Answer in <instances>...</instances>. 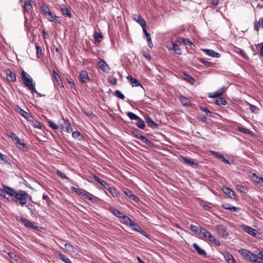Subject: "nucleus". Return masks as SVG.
<instances>
[{
	"instance_id": "obj_1",
	"label": "nucleus",
	"mask_w": 263,
	"mask_h": 263,
	"mask_svg": "<svg viewBox=\"0 0 263 263\" xmlns=\"http://www.w3.org/2000/svg\"><path fill=\"white\" fill-rule=\"evenodd\" d=\"M22 78L24 84L30 90L32 93H35L38 96H41L40 93H39L36 90L33 84V80L28 73H27L24 70L22 71Z\"/></svg>"
},
{
	"instance_id": "obj_2",
	"label": "nucleus",
	"mask_w": 263,
	"mask_h": 263,
	"mask_svg": "<svg viewBox=\"0 0 263 263\" xmlns=\"http://www.w3.org/2000/svg\"><path fill=\"white\" fill-rule=\"evenodd\" d=\"M28 196V194L25 191L19 190L16 192L14 197L21 205H24L26 203Z\"/></svg>"
},
{
	"instance_id": "obj_3",
	"label": "nucleus",
	"mask_w": 263,
	"mask_h": 263,
	"mask_svg": "<svg viewBox=\"0 0 263 263\" xmlns=\"http://www.w3.org/2000/svg\"><path fill=\"white\" fill-rule=\"evenodd\" d=\"M241 228L245 232L248 233L249 234L254 237H258L260 235V233L257 230L251 228L250 226L245 224H242L241 226Z\"/></svg>"
},
{
	"instance_id": "obj_4",
	"label": "nucleus",
	"mask_w": 263,
	"mask_h": 263,
	"mask_svg": "<svg viewBox=\"0 0 263 263\" xmlns=\"http://www.w3.org/2000/svg\"><path fill=\"white\" fill-rule=\"evenodd\" d=\"M98 64L99 67L102 71L107 73L109 72L110 67L103 59H99Z\"/></svg>"
},
{
	"instance_id": "obj_5",
	"label": "nucleus",
	"mask_w": 263,
	"mask_h": 263,
	"mask_svg": "<svg viewBox=\"0 0 263 263\" xmlns=\"http://www.w3.org/2000/svg\"><path fill=\"white\" fill-rule=\"evenodd\" d=\"M80 196L84 197L85 199H88L92 203H95L97 201V198L86 191H83V192H80Z\"/></svg>"
},
{
	"instance_id": "obj_6",
	"label": "nucleus",
	"mask_w": 263,
	"mask_h": 263,
	"mask_svg": "<svg viewBox=\"0 0 263 263\" xmlns=\"http://www.w3.org/2000/svg\"><path fill=\"white\" fill-rule=\"evenodd\" d=\"M211 153L217 158L221 159L224 163L232 164L234 163V161L233 160H228L226 159L222 154H220L218 152L212 151Z\"/></svg>"
},
{
	"instance_id": "obj_7",
	"label": "nucleus",
	"mask_w": 263,
	"mask_h": 263,
	"mask_svg": "<svg viewBox=\"0 0 263 263\" xmlns=\"http://www.w3.org/2000/svg\"><path fill=\"white\" fill-rule=\"evenodd\" d=\"M120 219L121 222L127 227L132 228L133 226H134V222L125 214H124Z\"/></svg>"
},
{
	"instance_id": "obj_8",
	"label": "nucleus",
	"mask_w": 263,
	"mask_h": 263,
	"mask_svg": "<svg viewBox=\"0 0 263 263\" xmlns=\"http://www.w3.org/2000/svg\"><path fill=\"white\" fill-rule=\"evenodd\" d=\"M46 18L50 22H54L55 23H60L61 21V18L56 16L53 13H52L51 11L49 12L47 15H45Z\"/></svg>"
},
{
	"instance_id": "obj_9",
	"label": "nucleus",
	"mask_w": 263,
	"mask_h": 263,
	"mask_svg": "<svg viewBox=\"0 0 263 263\" xmlns=\"http://www.w3.org/2000/svg\"><path fill=\"white\" fill-rule=\"evenodd\" d=\"M224 91H225V87H222L214 92L209 93V97L212 98H219V97H220V96H221L224 93Z\"/></svg>"
},
{
	"instance_id": "obj_10",
	"label": "nucleus",
	"mask_w": 263,
	"mask_h": 263,
	"mask_svg": "<svg viewBox=\"0 0 263 263\" xmlns=\"http://www.w3.org/2000/svg\"><path fill=\"white\" fill-rule=\"evenodd\" d=\"M127 79L130 82L133 87H141L143 88L142 84L138 79L130 76H128Z\"/></svg>"
},
{
	"instance_id": "obj_11",
	"label": "nucleus",
	"mask_w": 263,
	"mask_h": 263,
	"mask_svg": "<svg viewBox=\"0 0 263 263\" xmlns=\"http://www.w3.org/2000/svg\"><path fill=\"white\" fill-rule=\"evenodd\" d=\"M145 121L148 124H150V126L154 129H158L159 125L158 124L155 122L151 118V117L147 115L145 117Z\"/></svg>"
},
{
	"instance_id": "obj_12",
	"label": "nucleus",
	"mask_w": 263,
	"mask_h": 263,
	"mask_svg": "<svg viewBox=\"0 0 263 263\" xmlns=\"http://www.w3.org/2000/svg\"><path fill=\"white\" fill-rule=\"evenodd\" d=\"M181 78L191 84H194L195 82V79L185 72L181 75Z\"/></svg>"
},
{
	"instance_id": "obj_13",
	"label": "nucleus",
	"mask_w": 263,
	"mask_h": 263,
	"mask_svg": "<svg viewBox=\"0 0 263 263\" xmlns=\"http://www.w3.org/2000/svg\"><path fill=\"white\" fill-rule=\"evenodd\" d=\"M202 50L207 55L214 58H219L220 54L212 49H202Z\"/></svg>"
},
{
	"instance_id": "obj_14",
	"label": "nucleus",
	"mask_w": 263,
	"mask_h": 263,
	"mask_svg": "<svg viewBox=\"0 0 263 263\" xmlns=\"http://www.w3.org/2000/svg\"><path fill=\"white\" fill-rule=\"evenodd\" d=\"M108 211L111 212L114 216L119 218H121L124 215V214L121 212L119 210L115 208L112 206L108 208Z\"/></svg>"
},
{
	"instance_id": "obj_15",
	"label": "nucleus",
	"mask_w": 263,
	"mask_h": 263,
	"mask_svg": "<svg viewBox=\"0 0 263 263\" xmlns=\"http://www.w3.org/2000/svg\"><path fill=\"white\" fill-rule=\"evenodd\" d=\"M177 42H179V41L176 40L175 42H173L172 44V47H170L168 49L170 50H173L175 51V53L178 55H180L181 54L180 48L178 45Z\"/></svg>"
},
{
	"instance_id": "obj_16",
	"label": "nucleus",
	"mask_w": 263,
	"mask_h": 263,
	"mask_svg": "<svg viewBox=\"0 0 263 263\" xmlns=\"http://www.w3.org/2000/svg\"><path fill=\"white\" fill-rule=\"evenodd\" d=\"M134 20L139 23L142 28L146 27V23L144 19L140 15H135Z\"/></svg>"
},
{
	"instance_id": "obj_17",
	"label": "nucleus",
	"mask_w": 263,
	"mask_h": 263,
	"mask_svg": "<svg viewBox=\"0 0 263 263\" xmlns=\"http://www.w3.org/2000/svg\"><path fill=\"white\" fill-rule=\"evenodd\" d=\"M132 230L138 232L144 236L148 238L149 235L144 231H143L138 225L134 223V226H133L132 228H130Z\"/></svg>"
},
{
	"instance_id": "obj_18",
	"label": "nucleus",
	"mask_w": 263,
	"mask_h": 263,
	"mask_svg": "<svg viewBox=\"0 0 263 263\" xmlns=\"http://www.w3.org/2000/svg\"><path fill=\"white\" fill-rule=\"evenodd\" d=\"M181 161L189 165L198 166L197 163L186 157L181 156Z\"/></svg>"
},
{
	"instance_id": "obj_19",
	"label": "nucleus",
	"mask_w": 263,
	"mask_h": 263,
	"mask_svg": "<svg viewBox=\"0 0 263 263\" xmlns=\"http://www.w3.org/2000/svg\"><path fill=\"white\" fill-rule=\"evenodd\" d=\"M193 247L199 255L204 257L206 256V252L203 249L201 248L196 243H194L193 244Z\"/></svg>"
},
{
	"instance_id": "obj_20",
	"label": "nucleus",
	"mask_w": 263,
	"mask_h": 263,
	"mask_svg": "<svg viewBox=\"0 0 263 263\" xmlns=\"http://www.w3.org/2000/svg\"><path fill=\"white\" fill-rule=\"evenodd\" d=\"M223 192L230 198L234 199L235 194L229 187L223 186L222 189Z\"/></svg>"
},
{
	"instance_id": "obj_21",
	"label": "nucleus",
	"mask_w": 263,
	"mask_h": 263,
	"mask_svg": "<svg viewBox=\"0 0 263 263\" xmlns=\"http://www.w3.org/2000/svg\"><path fill=\"white\" fill-rule=\"evenodd\" d=\"M6 74L8 81L10 82H14L16 80V76L15 73L12 72L10 70H7Z\"/></svg>"
},
{
	"instance_id": "obj_22",
	"label": "nucleus",
	"mask_w": 263,
	"mask_h": 263,
	"mask_svg": "<svg viewBox=\"0 0 263 263\" xmlns=\"http://www.w3.org/2000/svg\"><path fill=\"white\" fill-rule=\"evenodd\" d=\"M190 229L194 233H196L197 234H201V232H203V231H204V228L192 224L190 226Z\"/></svg>"
},
{
	"instance_id": "obj_23",
	"label": "nucleus",
	"mask_w": 263,
	"mask_h": 263,
	"mask_svg": "<svg viewBox=\"0 0 263 263\" xmlns=\"http://www.w3.org/2000/svg\"><path fill=\"white\" fill-rule=\"evenodd\" d=\"M92 178H93L96 181H97L99 183H100L101 185L105 187V189H107V187L108 186V184L104 180L100 179L98 176L93 175Z\"/></svg>"
},
{
	"instance_id": "obj_24",
	"label": "nucleus",
	"mask_w": 263,
	"mask_h": 263,
	"mask_svg": "<svg viewBox=\"0 0 263 263\" xmlns=\"http://www.w3.org/2000/svg\"><path fill=\"white\" fill-rule=\"evenodd\" d=\"M80 79L81 82L86 83L87 80H88L89 77L88 73L86 70L82 71L80 73Z\"/></svg>"
},
{
	"instance_id": "obj_25",
	"label": "nucleus",
	"mask_w": 263,
	"mask_h": 263,
	"mask_svg": "<svg viewBox=\"0 0 263 263\" xmlns=\"http://www.w3.org/2000/svg\"><path fill=\"white\" fill-rule=\"evenodd\" d=\"M14 143L15 144L16 146L20 150L24 151L26 148V145L24 143L21 141L20 138H18V140H16Z\"/></svg>"
},
{
	"instance_id": "obj_26",
	"label": "nucleus",
	"mask_w": 263,
	"mask_h": 263,
	"mask_svg": "<svg viewBox=\"0 0 263 263\" xmlns=\"http://www.w3.org/2000/svg\"><path fill=\"white\" fill-rule=\"evenodd\" d=\"M108 191L109 193L114 197H119L120 195L119 193L117 191L116 188L114 187H110L108 185L106 189Z\"/></svg>"
},
{
	"instance_id": "obj_27",
	"label": "nucleus",
	"mask_w": 263,
	"mask_h": 263,
	"mask_svg": "<svg viewBox=\"0 0 263 263\" xmlns=\"http://www.w3.org/2000/svg\"><path fill=\"white\" fill-rule=\"evenodd\" d=\"M239 253L246 259H249L251 252L245 249H240L239 250Z\"/></svg>"
},
{
	"instance_id": "obj_28",
	"label": "nucleus",
	"mask_w": 263,
	"mask_h": 263,
	"mask_svg": "<svg viewBox=\"0 0 263 263\" xmlns=\"http://www.w3.org/2000/svg\"><path fill=\"white\" fill-rule=\"evenodd\" d=\"M208 240L211 243H214L216 246H220V242L214 236H213L212 234L209 235V237L208 238Z\"/></svg>"
},
{
	"instance_id": "obj_29",
	"label": "nucleus",
	"mask_w": 263,
	"mask_h": 263,
	"mask_svg": "<svg viewBox=\"0 0 263 263\" xmlns=\"http://www.w3.org/2000/svg\"><path fill=\"white\" fill-rule=\"evenodd\" d=\"M72 137L73 139L81 141L83 139V137L81 133L79 131L73 132L72 133Z\"/></svg>"
},
{
	"instance_id": "obj_30",
	"label": "nucleus",
	"mask_w": 263,
	"mask_h": 263,
	"mask_svg": "<svg viewBox=\"0 0 263 263\" xmlns=\"http://www.w3.org/2000/svg\"><path fill=\"white\" fill-rule=\"evenodd\" d=\"M6 195H9L10 196L14 197L16 192L12 188L8 187L7 186H5Z\"/></svg>"
},
{
	"instance_id": "obj_31",
	"label": "nucleus",
	"mask_w": 263,
	"mask_h": 263,
	"mask_svg": "<svg viewBox=\"0 0 263 263\" xmlns=\"http://www.w3.org/2000/svg\"><path fill=\"white\" fill-rule=\"evenodd\" d=\"M215 103L216 104L220 105H226L227 101V100L223 97H219L216 99L215 101Z\"/></svg>"
},
{
	"instance_id": "obj_32",
	"label": "nucleus",
	"mask_w": 263,
	"mask_h": 263,
	"mask_svg": "<svg viewBox=\"0 0 263 263\" xmlns=\"http://www.w3.org/2000/svg\"><path fill=\"white\" fill-rule=\"evenodd\" d=\"M136 125L138 127L141 129H144L145 127V124L144 121L140 118L137 120V122L136 123Z\"/></svg>"
},
{
	"instance_id": "obj_33",
	"label": "nucleus",
	"mask_w": 263,
	"mask_h": 263,
	"mask_svg": "<svg viewBox=\"0 0 263 263\" xmlns=\"http://www.w3.org/2000/svg\"><path fill=\"white\" fill-rule=\"evenodd\" d=\"M261 27L262 28H263V17H260L259 19V21L258 22H256V23L255 24L254 29L256 31H258L259 27Z\"/></svg>"
},
{
	"instance_id": "obj_34",
	"label": "nucleus",
	"mask_w": 263,
	"mask_h": 263,
	"mask_svg": "<svg viewBox=\"0 0 263 263\" xmlns=\"http://www.w3.org/2000/svg\"><path fill=\"white\" fill-rule=\"evenodd\" d=\"M180 101L183 106H189V105H190L189 100L186 97L181 95L180 97Z\"/></svg>"
},
{
	"instance_id": "obj_35",
	"label": "nucleus",
	"mask_w": 263,
	"mask_h": 263,
	"mask_svg": "<svg viewBox=\"0 0 263 263\" xmlns=\"http://www.w3.org/2000/svg\"><path fill=\"white\" fill-rule=\"evenodd\" d=\"M259 258L260 257H259L257 255L254 254L251 252L248 260L254 263H256Z\"/></svg>"
},
{
	"instance_id": "obj_36",
	"label": "nucleus",
	"mask_w": 263,
	"mask_h": 263,
	"mask_svg": "<svg viewBox=\"0 0 263 263\" xmlns=\"http://www.w3.org/2000/svg\"><path fill=\"white\" fill-rule=\"evenodd\" d=\"M20 114L22 116L27 119L28 121H31L32 120V116L23 110V109L21 110Z\"/></svg>"
},
{
	"instance_id": "obj_37",
	"label": "nucleus",
	"mask_w": 263,
	"mask_h": 263,
	"mask_svg": "<svg viewBox=\"0 0 263 263\" xmlns=\"http://www.w3.org/2000/svg\"><path fill=\"white\" fill-rule=\"evenodd\" d=\"M224 258L228 263H237L231 254H228L225 256Z\"/></svg>"
},
{
	"instance_id": "obj_38",
	"label": "nucleus",
	"mask_w": 263,
	"mask_h": 263,
	"mask_svg": "<svg viewBox=\"0 0 263 263\" xmlns=\"http://www.w3.org/2000/svg\"><path fill=\"white\" fill-rule=\"evenodd\" d=\"M126 114L131 120H137L140 118L137 115L130 111L127 112Z\"/></svg>"
},
{
	"instance_id": "obj_39",
	"label": "nucleus",
	"mask_w": 263,
	"mask_h": 263,
	"mask_svg": "<svg viewBox=\"0 0 263 263\" xmlns=\"http://www.w3.org/2000/svg\"><path fill=\"white\" fill-rule=\"evenodd\" d=\"M182 42L184 45H189L191 48L195 47V45L188 39L182 38Z\"/></svg>"
},
{
	"instance_id": "obj_40",
	"label": "nucleus",
	"mask_w": 263,
	"mask_h": 263,
	"mask_svg": "<svg viewBox=\"0 0 263 263\" xmlns=\"http://www.w3.org/2000/svg\"><path fill=\"white\" fill-rule=\"evenodd\" d=\"M199 61L202 64H203L206 67H211L213 65V64L212 63L204 60L202 58L199 59Z\"/></svg>"
},
{
	"instance_id": "obj_41",
	"label": "nucleus",
	"mask_w": 263,
	"mask_h": 263,
	"mask_svg": "<svg viewBox=\"0 0 263 263\" xmlns=\"http://www.w3.org/2000/svg\"><path fill=\"white\" fill-rule=\"evenodd\" d=\"M53 76L54 77V79H55L58 84L59 86H61V87H63V85L61 82V80L60 79V76L59 74L54 71H53Z\"/></svg>"
},
{
	"instance_id": "obj_42",
	"label": "nucleus",
	"mask_w": 263,
	"mask_h": 263,
	"mask_svg": "<svg viewBox=\"0 0 263 263\" xmlns=\"http://www.w3.org/2000/svg\"><path fill=\"white\" fill-rule=\"evenodd\" d=\"M221 231H222L221 233H220V231L219 232V234L223 237V238H227L228 236L229 235L228 233L226 231V228L224 226H221Z\"/></svg>"
},
{
	"instance_id": "obj_43",
	"label": "nucleus",
	"mask_w": 263,
	"mask_h": 263,
	"mask_svg": "<svg viewBox=\"0 0 263 263\" xmlns=\"http://www.w3.org/2000/svg\"><path fill=\"white\" fill-rule=\"evenodd\" d=\"M237 129H238V130H239L241 132H242L243 133H245V134H252V132L250 129L246 128V127H245L243 126H238L237 127Z\"/></svg>"
},
{
	"instance_id": "obj_44",
	"label": "nucleus",
	"mask_w": 263,
	"mask_h": 263,
	"mask_svg": "<svg viewBox=\"0 0 263 263\" xmlns=\"http://www.w3.org/2000/svg\"><path fill=\"white\" fill-rule=\"evenodd\" d=\"M7 135L9 137H10L12 140L13 141V143L17 140H18V138H19L18 137H17L15 134H14V133L12 132H9L7 133Z\"/></svg>"
},
{
	"instance_id": "obj_45",
	"label": "nucleus",
	"mask_w": 263,
	"mask_h": 263,
	"mask_svg": "<svg viewBox=\"0 0 263 263\" xmlns=\"http://www.w3.org/2000/svg\"><path fill=\"white\" fill-rule=\"evenodd\" d=\"M142 135L141 132L137 128L134 129L132 132V136L137 139H139V136Z\"/></svg>"
},
{
	"instance_id": "obj_46",
	"label": "nucleus",
	"mask_w": 263,
	"mask_h": 263,
	"mask_svg": "<svg viewBox=\"0 0 263 263\" xmlns=\"http://www.w3.org/2000/svg\"><path fill=\"white\" fill-rule=\"evenodd\" d=\"M24 8L25 11H29L32 9V5L29 1H26L24 3Z\"/></svg>"
},
{
	"instance_id": "obj_47",
	"label": "nucleus",
	"mask_w": 263,
	"mask_h": 263,
	"mask_svg": "<svg viewBox=\"0 0 263 263\" xmlns=\"http://www.w3.org/2000/svg\"><path fill=\"white\" fill-rule=\"evenodd\" d=\"M21 221L26 227H33L32 223L30 221L28 220L27 219H26V218H22Z\"/></svg>"
},
{
	"instance_id": "obj_48",
	"label": "nucleus",
	"mask_w": 263,
	"mask_h": 263,
	"mask_svg": "<svg viewBox=\"0 0 263 263\" xmlns=\"http://www.w3.org/2000/svg\"><path fill=\"white\" fill-rule=\"evenodd\" d=\"M200 109L205 112L208 116H212V112L207 107L201 106L200 107Z\"/></svg>"
},
{
	"instance_id": "obj_49",
	"label": "nucleus",
	"mask_w": 263,
	"mask_h": 263,
	"mask_svg": "<svg viewBox=\"0 0 263 263\" xmlns=\"http://www.w3.org/2000/svg\"><path fill=\"white\" fill-rule=\"evenodd\" d=\"M236 189L238 191L241 193H246L247 191V187L246 186L241 185H237Z\"/></svg>"
},
{
	"instance_id": "obj_50",
	"label": "nucleus",
	"mask_w": 263,
	"mask_h": 263,
	"mask_svg": "<svg viewBox=\"0 0 263 263\" xmlns=\"http://www.w3.org/2000/svg\"><path fill=\"white\" fill-rule=\"evenodd\" d=\"M115 96L120 99H124L125 98L124 95L121 92L120 90H116L115 91Z\"/></svg>"
},
{
	"instance_id": "obj_51",
	"label": "nucleus",
	"mask_w": 263,
	"mask_h": 263,
	"mask_svg": "<svg viewBox=\"0 0 263 263\" xmlns=\"http://www.w3.org/2000/svg\"><path fill=\"white\" fill-rule=\"evenodd\" d=\"M122 191L123 193L129 198L133 194L132 191L127 188H125L122 190Z\"/></svg>"
},
{
	"instance_id": "obj_52",
	"label": "nucleus",
	"mask_w": 263,
	"mask_h": 263,
	"mask_svg": "<svg viewBox=\"0 0 263 263\" xmlns=\"http://www.w3.org/2000/svg\"><path fill=\"white\" fill-rule=\"evenodd\" d=\"M250 109L251 111L255 114L258 113L259 111V108L257 107L256 106L252 104H250Z\"/></svg>"
},
{
	"instance_id": "obj_53",
	"label": "nucleus",
	"mask_w": 263,
	"mask_h": 263,
	"mask_svg": "<svg viewBox=\"0 0 263 263\" xmlns=\"http://www.w3.org/2000/svg\"><path fill=\"white\" fill-rule=\"evenodd\" d=\"M239 54L245 59H248V56L247 55L245 51L241 49H239V51L237 52Z\"/></svg>"
},
{
	"instance_id": "obj_54",
	"label": "nucleus",
	"mask_w": 263,
	"mask_h": 263,
	"mask_svg": "<svg viewBox=\"0 0 263 263\" xmlns=\"http://www.w3.org/2000/svg\"><path fill=\"white\" fill-rule=\"evenodd\" d=\"M94 37L96 40L98 42H100L101 40L103 39V35L100 33H95L94 34Z\"/></svg>"
},
{
	"instance_id": "obj_55",
	"label": "nucleus",
	"mask_w": 263,
	"mask_h": 263,
	"mask_svg": "<svg viewBox=\"0 0 263 263\" xmlns=\"http://www.w3.org/2000/svg\"><path fill=\"white\" fill-rule=\"evenodd\" d=\"M42 10L45 15H47V14L50 11L49 8L46 5H44L42 7Z\"/></svg>"
},
{
	"instance_id": "obj_56",
	"label": "nucleus",
	"mask_w": 263,
	"mask_h": 263,
	"mask_svg": "<svg viewBox=\"0 0 263 263\" xmlns=\"http://www.w3.org/2000/svg\"><path fill=\"white\" fill-rule=\"evenodd\" d=\"M36 49L37 57L38 58H40L41 55L42 49H41V48L39 46H38L37 45H36Z\"/></svg>"
},
{
	"instance_id": "obj_57",
	"label": "nucleus",
	"mask_w": 263,
	"mask_h": 263,
	"mask_svg": "<svg viewBox=\"0 0 263 263\" xmlns=\"http://www.w3.org/2000/svg\"><path fill=\"white\" fill-rule=\"evenodd\" d=\"M129 199L130 200H133L134 201H135V202H139V198L138 197H137V196H136L135 195H134L133 193L132 194V195H131V196L129 197Z\"/></svg>"
},
{
	"instance_id": "obj_58",
	"label": "nucleus",
	"mask_w": 263,
	"mask_h": 263,
	"mask_svg": "<svg viewBox=\"0 0 263 263\" xmlns=\"http://www.w3.org/2000/svg\"><path fill=\"white\" fill-rule=\"evenodd\" d=\"M109 81L110 83L115 85L117 84V79L114 77H111L109 79Z\"/></svg>"
},
{
	"instance_id": "obj_59",
	"label": "nucleus",
	"mask_w": 263,
	"mask_h": 263,
	"mask_svg": "<svg viewBox=\"0 0 263 263\" xmlns=\"http://www.w3.org/2000/svg\"><path fill=\"white\" fill-rule=\"evenodd\" d=\"M48 124L49 125L54 129H57L58 128V125L51 121H48Z\"/></svg>"
},
{
	"instance_id": "obj_60",
	"label": "nucleus",
	"mask_w": 263,
	"mask_h": 263,
	"mask_svg": "<svg viewBox=\"0 0 263 263\" xmlns=\"http://www.w3.org/2000/svg\"><path fill=\"white\" fill-rule=\"evenodd\" d=\"M201 233L203 234L204 238L207 239L209 237V235H211V233L209 231H206L205 229L203 232H201Z\"/></svg>"
},
{
	"instance_id": "obj_61",
	"label": "nucleus",
	"mask_w": 263,
	"mask_h": 263,
	"mask_svg": "<svg viewBox=\"0 0 263 263\" xmlns=\"http://www.w3.org/2000/svg\"><path fill=\"white\" fill-rule=\"evenodd\" d=\"M74 248L71 245L67 243V252H73Z\"/></svg>"
},
{
	"instance_id": "obj_62",
	"label": "nucleus",
	"mask_w": 263,
	"mask_h": 263,
	"mask_svg": "<svg viewBox=\"0 0 263 263\" xmlns=\"http://www.w3.org/2000/svg\"><path fill=\"white\" fill-rule=\"evenodd\" d=\"M71 190L72 192H74L75 193H76L78 195H80V192H83V190H79L77 188L75 187H71Z\"/></svg>"
},
{
	"instance_id": "obj_63",
	"label": "nucleus",
	"mask_w": 263,
	"mask_h": 263,
	"mask_svg": "<svg viewBox=\"0 0 263 263\" xmlns=\"http://www.w3.org/2000/svg\"><path fill=\"white\" fill-rule=\"evenodd\" d=\"M0 160L6 162H7V157L0 152Z\"/></svg>"
},
{
	"instance_id": "obj_64",
	"label": "nucleus",
	"mask_w": 263,
	"mask_h": 263,
	"mask_svg": "<svg viewBox=\"0 0 263 263\" xmlns=\"http://www.w3.org/2000/svg\"><path fill=\"white\" fill-rule=\"evenodd\" d=\"M143 55L148 60H151L152 59L151 55L145 51L143 52Z\"/></svg>"
}]
</instances>
